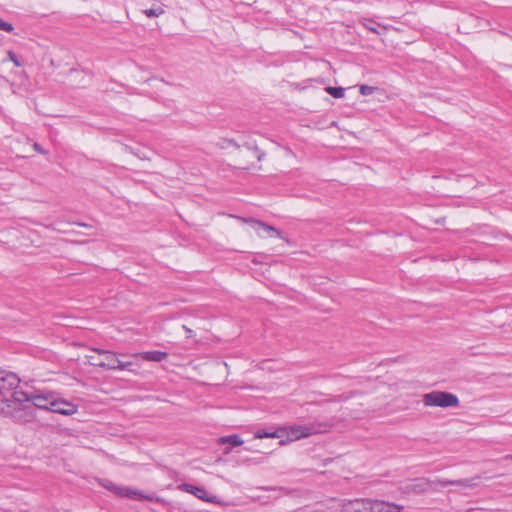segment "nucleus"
<instances>
[{"label": "nucleus", "instance_id": "nucleus-21", "mask_svg": "<svg viewBox=\"0 0 512 512\" xmlns=\"http://www.w3.org/2000/svg\"><path fill=\"white\" fill-rule=\"evenodd\" d=\"M326 91L328 94H330L331 96H333L335 98H342V97H344V93H345V90L342 87L329 86L326 88Z\"/></svg>", "mask_w": 512, "mask_h": 512}, {"label": "nucleus", "instance_id": "nucleus-30", "mask_svg": "<svg viewBox=\"0 0 512 512\" xmlns=\"http://www.w3.org/2000/svg\"><path fill=\"white\" fill-rule=\"evenodd\" d=\"M230 451H231V448H226V450H225V452H224V453H225V454H229V453H230Z\"/></svg>", "mask_w": 512, "mask_h": 512}, {"label": "nucleus", "instance_id": "nucleus-17", "mask_svg": "<svg viewBox=\"0 0 512 512\" xmlns=\"http://www.w3.org/2000/svg\"><path fill=\"white\" fill-rule=\"evenodd\" d=\"M361 24L369 31H371L375 34H379V35L382 34L381 30L386 31L391 27V26H386V25H382V24H377L369 19H365V20L361 21Z\"/></svg>", "mask_w": 512, "mask_h": 512}, {"label": "nucleus", "instance_id": "nucleus-7", "mask_svg": "<svg viewBox=\"0 0 512 512\" xmlns=\"http://www.w3.org/2000/svg\"><path fill=\"white\" fill-rule=\"evenodd\" d=\"M19 383L20 379L16 374L0 370V401H7Z\"/></svg>", "mask_w": 512, "mask_h": 512}, {"label": "nucleus", "instance_id": "nucleus-24", "mask_svg": "<svg viewBox=\"0 0 512 512\" xmlns=\"http://www.w3.org/2000/svg\"><path fill=\"white\" fill-rule=\"evenodd\" d=\"M0 30H3L5 32H12L14 30V27L11 23L9 22H6V21H3L1 18H0Z\"/></svg>", "mask_w": 512, "mask_h": 512}, {"label": "nucleus", "instance_id": "nucleus-10", "mask_svg": "<svg viewBox=\"0 0 512 512\" xmlns=\"http://www.w3.org/2000/svg\"><path fill=\"white\" fill-rule=\"evenodd\" d=\"M51 411L65 416H71L78 411V406L74 403L68 402L64 399H57L54 397Z\"/></svg>", "mask_w": 512, "mask_h": 512}, {"label": "nucleus", "instance_id": "nucleus-6", "mask_svg": "<svg viewBox=\"0 0 512 512\" xmlns=\"http://www.w3.org/2000/svg\"><path fill=\"white\" fill-rule=\"evenodd\" d=\"M234 217L237 220L241 221L242 223L250 225L256 231L259 237H264V234H266L269 237L276 236L281 239H284L282 232L272 225L266 224L254 218H246L240 216Z\"/></svg>", "mask_w": 512, "mask_h": 512}, {"label": "nucleus", "instance_id": "nucleus-13", "mask_svg": "<svg viewBox=\"0 0 512 512\" xmlns=\"http://www.w3.org/2000/svg\"><path fill=\"white\" fill-rule=\"evenodd\" d=\"M110 490H113L115 493H117L118 495L120 496H126V497H129V498H132V499H146V500H153V496H149V495H143L140 491H137V490H132V489H129V488H125V487H116V486H112V487H109Z\"/></svg>", "mask_w": 512, "mask_h": 512}, {"label": "nucleus", "instance_id": "nucleus-14", "mask_svg": "<svg viewBox=\"0 0 512 512\" xmlns=\"http://www.w3.org/2000/svg\"><path fill=\"white\" fill-rule=\"evenodd\" d=\"M142 6V12L148 17V18H156L165 13L164 5L161 3L160 0H153V3L151 7H146L144 3H140Z\"/></svg>", "mask_w": 512, "mask_h": 512}, {"label": "nucleus", "instance_id": "nucleus-19", "mask_svg": "<svg viewBox=\"0 0 512 512\" xmlns=\"http://www.w3.org/2000/svg\"><path fill=\"white\" fill-rule=\"evenodd\" d=\"M218 442L220 444L229 443L232 446H240L243 444V440L238 435H229L219 438Z\"/></svg>", "mask_w": 512, "mask_h": 512}, {"label": "nucleus", "instance_id": "nucleus-26", "mask_svg": "<svg viewBox=\"0 0 512 512\" xmlns=\"http://www.w3.org/2000/svg\"><path fill=\"white\" fill-rule=\"evenodd\" d=\"M33 148L36 152H38L40 154H46V152L43 150V148L37 143H34Z\"/></svg>", "mask_w": 512, "mask_h": 512}, {"label": "nucleus", "instance_id": "nucleus-8", "mask_svg": "<svg viewBox=\"0 0 512 512\" xmlns=\"http://www.w3.org/2000/svg\"><path fill=\"white\" fill-rule=\"evenodd\" d=\"M88 362L93 366L114 369L115 353L108 350L94 349L93 354L87 355Z\"/></svg>", "mask_w": 512, "mask_h": 512}, {"label": "nucleus", "instance_id": "nucleus-27", "mask_svg": "<svg viewBox=\"0 0 512 512\" xmlns=\"http://www.w3.org/2000/svg\"><path fill=\"white\" fill-rule=\"evenodd\" d=\"M183 329L186 331L187 337H192L193 336V331L189 327L183 325Z\"/></svg>", "mask_w": 512, "mask_h": 512}, {"label": "nucleus", "instance_id": "nucleus-15", "mask_svg": "<svg viewBox=\"0 0 512 512\" xmlns=\"http://www.w3.org/2000/svg\"><path fill=\"white\" fill-rule=\"evenodd\" d=\"M479 480H480L479 476H476L471 479H461V480H453V481L441 480V481H439V485L442 487H446L448 485H457V486H460L463 488H474L478 485Z\"/></svg>", "mask_w": 512, "mask_h": 512}, {"label": "nucleus", "instance_id": "nucleus-29", "mask_svg": "<svg viewBox=\"0 0 512 512\" xmlns=\"http://www.w3.org/2000/svg\"><path fill=\"white\" fill-rule=\"evenodd\" d=\"M501 66L505 67V68H512V66H509L507 64H500Z\"/></svg>", "mask_w": 512, "mask_h": 512}, {"label": "nucleus", "instance_id": "nucleus-16", "mask_svg": "<svg viewBox=\"0 0 512 512\" xmlns=\"http://www.w3.org/2000/svg\"><path fill=\"white\" fill-rule=\"evenodd\" d=\"M134 357H139L145 361L161 362L168 357V354L162 351H147L137 353L134 355Z\"/></svg>", "mask_w": 512, "mask_h": 512}, {"label": "nucleus", "instance_id": "nucleus-22", "mask_svg": "<svg viewBox=\"0 0 512 512\" xmlns=\"http://www.w3.org/2000/svg\"><path fill=\"white\" fill-rule=\"evenodd\" d=\"M114 369L113 370H130V366H132V362H123L118 359L117 355L115 354V363H114Z\"/></svg>", "mask_w": 512, "mask_h": 512}, {"label": "nucleus", "instance_id": "nucleus-23", "mask_svg": "<svg viewBox=\"0 0 512 512\" xmlns=\"http://www.w3.org/2000/svg\"><path fill=\"white\" fill-rule=\"evenodd\" d=\"M377 88L369 85H361L360 86V94L367 96L371 95Z\"/></svg>", "mask_w": 512, "mask_h": 512}, {"label": "nucleus", "instance_id": "nucleus-1", "mask_svg": "<svg viewBox=\"0 0 512 512\" xmlns=\"http://www.w3.org/2000/svg\"><path fill=\"white\" fill-rule=\"evenodd\" d=\"M219 146L223 149L235 148L237 150L236 162L243 169L255 167L257 162L262 161L265 153L260 151L255 140L249 138L242 144H237L233 139H222Z\"/></svg>", "mask_w": 512, "mask_h": 512}, {"label": "nucleus", "instance_id": "nucleus-20", "mask_svg": "<svg viewBox=\"0 0 512 512\" xmlns=\"http://www.w3.org/2000/svg\"><path fill=\"white\" fill-rule=\"evenodd\" d=\"M11 397L18 403L31 402L32 394L29 395L25 391H13Z\"/></svg>", "mask_w": 512, "mask_h": 512}, {"label": "nucleus", "instance_id": "nucleus-5", "mask_svg": "<svg viewBox=\"0 0 512 512\" xmlns=\"http://www.w3.org/2000/svg\"><path fill=\"white\" fill-rule=\"evenodd\" d=\"M411 386V383L403 379H395L390 382L382 383L377 387V398L382 400H391L400 397Z\"/></svg>", "mask_w": 512, "mask_h": 512}, {"label": "nucleus", "instance_id": "nucleus-11", "mask_svg": "<svg viewBox=\"0 0 512 512\" xmlns=\"http://www.w3.org/2000/svg\"><path fill=\"white\" fill-rule=\"evenodd\" d=\"M178 488L182 491H185L187 493L194 495L198 499H201V500H204L207 502H213L214 498H215V496H210L209 493L203 487H198V486L184 483V484L179 485Z\"/></svg>", "mask_w": 512, "mask_h": 512}, {"label": "nucleus", "instance_id": "nucleus-3", "mask_svg": "<svg viewBox=\"0 0 512 512\" xmlns=\"http://www.w3.org/2000/svg\"><path fill=\"white\" fill-rule=\"evenodd\" d=\"M422 401L426 407L450 408L459 406V399L455 394L439 390L425 393Z\"/></svg>", "mask_w": 512, "mask_h": 512}, {"label": "nucleus", "instance_id": "nucleus-25", "mask_svg": "<svg viewBox=\"0 0 512 512\" xmlns=\"http://www.w3.org/2000/svg\"><path fill=\"white\" fill-rule=\"evenodd\" d=\"M7 55L9 60L12 61L15 66H22V62L18 59L17 55L13 51H8Z\"/></svg>", "mask_w": 512, "mask_h": 512}, {"label": "nucleus", "instance_id": "nucleus-28", "mask_svg": "<svg viewBox=\"0 0 512 512\" xmlns=\"http://www.w3.org/2000/svg\"><path fill=\"white\" fill-rule=\"evenodd\" d=\"M505 459L512 460V454L505 456Z\"/></svg>", "mask_w": 512, "mask_h": 512}, {"label": "nucleus", "instance_id": "nucleus-9", "mask_svg": "<svg viewBox=\"0 0 512 512\" xmlns=\"http://www.w3.org/2000/svg\"><path fill=\"white\" fill-rule=\"evenodd\" d=\"M440 480H430L427 478H417L410 481L403 487V491L406 493L422 494L430 490L436 489L439 485Z\"/></svg>", "mask_w": 512, "mask_h": 512}, {"label": "nucleus", "instance_id": "nucleus-18", "mask_svg": "<svg viewBox=\"0 0 512 512\" xmlns=\"http://www.w3.org/2000/svg\"><path fill=\"white\" fill-rule=\"evenodd\" d=\"M254 438H283V433H281L280 428L273 431L258 430L255 432Z\"/></svg>", "mask_w": 512, "mask_h": 512}, {"label": "nucleus", "instance_id": "nucleus-4", "mask_svg": "<svg viewBox=\"0 0 512 512\" xmlns=\"http://www.w3.org/2000/svg\"><path fill=\"white\" fill-rule=\"evenodd\" d=\"M280 431L283 433V438H286L285 440H281L280 444L285 445L288 442H294L302 438L317 434L320 430L316 425L308 424L284 426L280 427Z\"/></svg>", "mask_w": 512, "mask_h": 512}, {"label": "nucleus", "instance_id": "nucleus-12", "mask_svg": "<svg viewBox=\"0 0 512 512\" xmlns=\"http://www.w3.org/2000/svg\"><path fill=\"white\" fill-rule=\"evenodd\" d=\"M54 396L52 394H32L31 402L39 409L51 410Z\"/></svg>", "mask_w": 512, "mask_h": 512}, {"label": "nucleus", "instance_id": "nucleus-2", "mask_svg": "<svg viewBox=\"0 0 512 512\" xmlns=\"http://www.w3.org/2000/svg\"><path fill=\"white\" fill-rule=\"evenodd\" d=\"M403 506L372 499L344 500L340 512H401Z\"/></svg>", "mask_w": 512, "mask_h": 512}]
</instances>
